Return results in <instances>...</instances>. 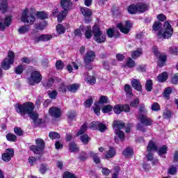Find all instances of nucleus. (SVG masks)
I'll return each mask as SVG.
<instances>
[{"label": "nucleus", "mask_w": 178, "mask_h": 178, "mask_svg": "<svg viewBox=\"0 0 178 178\" xmlns=\"http://www.w3.org/2000/svg\"><path fill=\"white\" fill-rule=\"evenodd\" d=\"M15 109L17 113L21 116L24 115H29V118L32 119L34 124H40L41 119L38 118V113H34V104L32 102H25L22 104H16L15 105Z\"/></svg>", "instance_id": "nucleus-1"}, {"label": "nucleus", "mask_w": 178, "mask_h": 178, "mask_svg": "<svg viewBox=\"0 0 178 178\" xmlns=\"http://www.w3.org/2000/svg\"><path fill=\"white\" fill-rule=\"evenodd\" d=\"M60 6L63 10L57 16L58 22L59 23H62L63 19L66 18V16H67L69 11L74 8V7H73V2H72V0H60Z\"/></svg>", "instance_id": "nucleus-2"}, {"label": "nucleus", "mask_w": 178, "mask_h": 178, "mask_svg": "<svg viewBox=\"0 0 178 178\" xmlns=\"http://www.w3.org/2000/svg\"><path fill=\"white\" fill-rule=\"evenodd\" d=\"M92 34L94 35L93 40L98 44H102V42L106 41V35L102 33L101 29L97 24L92 26Z\"/></svg>", "instance_id": "nucleus-3"}, {"label": "nucleus", "mask_w": 178, "mask_h": 178, "mask_svg": "<svg viewBox=\"0 0 178 178\" xmlns=\"http://www.w3.org/2000/svg\"><path fill=\"white\" fill-rule=\"evenodd\" d=\"M173 35V28L168 22H165L163 25V32L159 31L158 36L160 38L168 39L170 38Z\"/></svg>", "instance_id": "nucleus-4"}, {"label": "nucleus", "mask_w": 178, "mask_h": 178, "mask_svg": "<svg viewBox=\"0 0 178 178\" xmlns=\"http://www.w3.org/2000/svg\"><path fill=\"white\" fill-rule=\"evenodd\" d=\"M31 10V12L29 11V9L26 8L24 10L22 15L21 20L24 23H27L28 24L32 25L34 24V22H35V18L34 17V13Z\"/></svg>", "instance_id": "nucleus-5"}, {"label": "nucleus", "mask_w": 178, "mask_h": 178, "mask_svg": "<svg viewBox=\"0 0 178 178\" xmlns=\"http://www.w3.org/2000/svg\"><path fill=\"white\" fill-rule=\"evenodd\" d=\"M94 59H95V52L92 50L88 51L83 58L86 69L88 70H91L92 69V64H91V63L94 62Z\"/></svg>", "instance_id": "nucleus-6"}, {"label": "nucleus", "mask_w": 178, "mask_h": 178, "mask_svg": "<svg viewBox=\"0 0 178 178\" xmlns=\"http://www.w3.org/2000/svg\"><path fill=\"white\" fill-rule=\"evenodd\" d=\"M15 53L13 51H9L8 53V58H6L2 62L1 67L4 70H9L10 65L15 63Z\"/></svg>", "instance_id": "nucleus-7"}, {"label": "nucleus", "mask_w": 178, "mask_h": 178, "mask_svg": "<svg viewBox=\"0 0 178 178\" xmlns=\"http://www.w3.org/2000/svg\"><path fill=\"white\" fill-rule=\"evenodd\" d=\"M152 52L158 58V65L160 66V67H163L166 63V59H168L166 55L163 53H160L157 47H154L152 48Z\"/></svg>", "instance_id": "nucleus-8"}, {"label": "nucleus", "mask_w": 178, "mask_h": 178, "mask_svg": "<svg viewBox=\"0 0 178 178\" xmlns=\"http://www.w3.org/2000/svg\"><path fill=\"white\" fill-rule=\"evenodd\" d=\"M35 144L37 145H31L30 147L31 151H33V152L38 155L42 154L45 145L44 140L41 138H38L35 140Z\"/></svg>", "instance_id": "nucleus-9"}, {"label": "nucleus", "mask_w": 178, "mask_h": 178, "mask_svg": "<svg viewBox=\"0 0 178 178\" xmlns=\"http://www.w3.org/2000/svg\"><path fill=\"white\" fill-rule=\"evenodd\" d=\"M113 126H114L115 133L116 136L121 140V141L124 140V132L120 130L124 127V123L121 122L120 121H114Z\"/></svg>", "instance_id": "nucleus-10"}, {"label": "nucleus", "mask_w": 178, "mask_h": 178, "mask_svg": "<svg viewBox=\"0 0 178 178\" xmlns=\"http://www.w3.org/2000/svg\"><path fill=\"white\" fill-rule=\"evenodd\" d=\"M41 80H42V76L38 71H33L31 74V76L28 79V83L30 86H35V84H38L41 83Z\"/></svg>", "instance_id": "nucleus-11"}, {"label": "nucleus", "mask_w": 178, "mask_h": 178, "mask_svg": "<svg viewBox=\"0 0 178 178\" xmlns=\"http://www.w3.org/2000/svg\"><path fill=\"white\" fill-rule=\"evenodd\" d=\"M87 130V124H83L81 129L77 132L76 136H81L80 138L83 144H88L90 141V137L88 134H84Z\"/></svg>", "instance_id": "nucleus-12"}, {"label": "nucleus", "mask_w": 178, "mask_h": 178, "mask_svg": "<svg viewBox=\"0 0 178 178\" xmlns=\"http://www.w3.org/2000/svg\"><path fill=\"white\" fill-rule=\"evenodd\" d=\"M118 29L124 34H129L130 29H131V23L129 21H126L124 23L117 24Z\"/></svg>", "instance_id": "nucleus-13"}, {"label": "nucleus", "mask_w": 178, "mask_h": 178, "mask_svg": "<svg viewBox=\"0 0 178 178\" xmlns=\"http://www.w3.org/2000/svg\"><path fill=\"white\" fill-rule=\"evenodd\" d=\"M147 150L149 152L148 155L147 156V160L152 161V159H154V156L152 155V152H155V151H158V147H156V145L152 140H150L149 142V144L147 147Z\"/></svg>", "instance_id": "nucleus-14"}, {"label": "nucleus", "mask_w": 178, "mask_h": 178, "mask_svg": "<svg viewBox=\"0 0 178 178\" xmlns=\"http://www.w3.org/2000/svg\"><path fill=\"white\" fill-rule=\"evenodd\" d=\"M114 112L116 115H120L122 112H130V106L117 104L114 107Z\"/></svg>", "instance_id": "nucleus-15"}, {"label": "nucleus", "mask_w": 178, "mask_h": 178, "mask_svg": "<svg viewBox=\"0 0 178 178\" xmlns=\"http://www.w3.org/2000/svg\"><path fill=\"white\" fill-rule=\"evenodd\" d=\"M0 20V30H5L6 27H9L12 24V15H6L4 19Z\"/></svg>", "instance_id": "nucleus-16"}, {"label": "nucleus", "mask_w": 178, "mask_h": 178, "mask_svg": "<svg viewBox=\"0 0 178 178\" xmlns=\"http://www.w3.org/2000/svg\"><path fill=\"white\" fill-rule=\"evenodd\" d=\"M137 119L144 126H151L152 124V120L147 115L138 116Z\"/></svg>", "instance_id": "nucleus-17"}, {"label": "nucleus", "mask_w": 178, "mask_h": 178, "mask_svg": "<svg viewBox=\"0 0 178 178\" xmlns=\"http://www.w3.org/2000/svg\"><path fill=\"white\" fill-rule=\"evenodd\" d=\"M15 155V151L13 149H7L6 153L3 154L2 159L4 162H9L13 156Z\"/></svg>", "instance_id": "nucleus-18"}, {"label": "nucleus", "mask_w": 178, "mask_h": 178, "mask_svg": "<svg viewBox=\"0 0 178 178\" xmlns=\"http://www.w3.org/2000/svg\"><path fill=\"white\" fill-rule=\"evenodd\" d=\"M80 29L83 33H85L86 38L89 40V38H91V37H92V29L91 30V26H84V25H81Z\"/></svg>", "instance_id": "nucleus-19"}, {"label": "nucleus", "mask_w": 178, "mask_h": 178, "mask_svg": "<svg viewBox=\"0 0 178 178\" xmlns=\"http://www.w3.org/2000/svg\"><path fill=\"white\" fill-rule=\"evenodd\" d=\"M131 84L134 90H136V91H141L143 90V85H141V82H140V80L133 79L131 81Z\"/></svg>", "instance_id": "nucleus-20"}, {"label": "nucleus", "mask_w": 178, "mask_h": 178, "mask_svg": "<svg viewBox=\"0 0 178 178\" xmlns=\"http://www.w3.org/2000/svg\"><path fill=\"white\" fill-rule=\"evenodd\" d=\"M49 113L54 118H60V109L56 107H51L49 110Z\"/></svg>", "instance_id": "nucleus-21"}, {"label": "nucleus", "mask_w": 178, "mask_h": 178, "mask_svg": "<svg viewBox=\"0 0 178 178\" xmlns=\"http://www.w3.org/2000/svg\"><path fill=\"white\" fill-rule=\"evenodd\" d=\"M51 39H52V35L46 34V35H40L39 37L35 38V41L36 42H40V41H43V42L50 41Z\"/></svg>", "instance_id": "nucleus-22"}, {"label": "nucleus", "mask_w": 178, "mask_h": 178, "mask_svg": "<svg viewBox=\"0 0 178 178\" xmlns=\"http://www.w3.org/2000/svg\"><path fill=\"white\" fill-rule=\"evenodd\" d=\"M167 80H168V73L167 72L161 73L156 78V81H159V83H164V81H166Z\"/></svg>", "instance_id": "nucleus-23"}, {"label": "nucleus", "mask_w": 178, "mask_h": 178, "mask_svg": "<svg viewBox=\"0 0 178 178\" xmlns=\"http://www.w3.org/2000/svg\"><path fill=\"white\" fill-rule=\"evenodd\" d=\"M141 55H143V49H138L131 53V56L133 59H137V58H140Z\"/></svg>", "instance_id": "nucleus-24"}, {"label": "nucleus", "mask_w": 178, "mask_h": 178, "mask_svg": "<svg viewBox=\"0 0 178 178\" xmlns=\"http://www.w3.org/2000/svg\"><path fill=\"white\" fill-rule=\"evenodd\" d=\"M81 12L85 17H90L92 15V10L88 8H81Z\"/></svg>", "instance_id": "nucleus-25"}, {"label": "nucleus", "mask_w": 178, "mask_h": 178, "mask_svg": "<svg viewBox=\"0 0 178 178\" xmlns=\"http://www.w3.org/2000/svg\"><path fill=\"white\" fill-rule=\"evenodd\" d=\"M136 9L138 12H140L141 13H143V12L147 10V4L144 3H138L136 4Z\"/></svg>", "instance_id": "nucleus-26"}, {"label": "nucleus", "mask_w": 178, "mask_h": 178, "mask_svg": "<svg viewBox=\"0 0 178 178\" xmlns=\"http://www.w3.org/2000/svg\"><path fill=\"white\" fill-rule=\"evenodd\" d=\"M115 155H116V151L113 147H110V149L107 151L105 156H106V159H108L113 158Z\"/></svg>", "instance_id": "nucleus-27"}, {"label": "nucleus", "mask_w": 178, "mask_h": 178, "mask_svg": "<svg viewBox=\"0 0 178 178\" xmlns=\"http://www.w3.org/2000/svg\"><path fill=\"white\" fill-rule=\"evenodd\" d=\"M88 155L93 158V161L96 163H99L101 162V159H99V157H98V154L95 153L94 152L90 151L88 152Z\"/></svg>", "instance_id": "nucleus-28"}, {"label": "nucleus", "mask_w": 178, "mask_h": 178, "mask_svg": "<svg viewBox=\"0 0 178 178\" xmlns=\"http://www.w3.org/2000/svg\"><path fill=\"white\" fill-rule=\"evenodd\" d=\"M124 90L127 94V97H131V95H133V89L131 88V86L125 84Z\"/></svg>", "instance_id": "nucleus-29"}, {"label": "nucleus", "mask_w": 178, "mask_h": 178, "mask_svg": "<svg viewBox=\"0 0 178 178\" xmlns=\"http://www.w3.org/2000/svg\"><path fill=\"white\" fill-rule=\"evenodd\" d=\"M133 149L131 147H127L123 151V155H124L127 158H131L133 156Z\"/></svg>", "instance_id": "nucleus-30"}, {"label": "nucleus", "mask_w": 178, "mask_h": 178, "mask_svg": "<svg viewBox=\"0 0 178 178\" xmlns=\"http://www.w3.org/2000/svg\"><path fill=\"white\" fill-rule=\"evenodd\" d=\"M73 67L76 69V70H79V65L74 62H72L71 64H69L67 66V70L70 72L72 73L73 72Z\"/></svg>", "instance_id": "nucleus-31"}, {"label": "nucleus", "mask_w": 178, "mask_h": 178, "mask_svg": "<svg viewBox=\"0 0 178 178\" xmlns=\"http://www.w3.org/2000/svg\"><path fill=\"white\" fill-rule=\"evenodd\" d=\"M28 31H30V26H22L18 29V33H19V34H26Z\"/></svg>", "instance_id": "nucleus-32"}, {"label": "nucleus", "mask_w": 178, "mask_h": 178, "mask_svg": "<svg viewBox=\"0 0 178 178\" xmlns=\"http://www.w3.org/2000/svg\"><path fill=\"white\" fill-rule=\"evenodd\" d=\"M6 137V140H8V141H10L11 143H15V141L17 140V137L16 136V135L10 133L7 134Z\"/></svg>", "instance_id": "nucleus-33"}, {"label": "nucleus", "mask_w": 178, "mask_h": 178, "mask_svg": "<svg viewBox=\"0 0 178 178\" xmlns=\"http://www.w3.org/2000/svg\"><path fill=\"white\" fill-rule=\"evenodd\" d=\"M42 84L45 88H49L52 87V86L54 84V79L50 78L47 80V81L43 82Z\"/></svg>", "instance_id": "nucleus-34"}, {"label": "nucleus", "mask_w": 178, "mask_h": 178, "mask_svg": "<svg viewBox=\"0 0 178 178\" xmlns=\"http://www.w3.org/2000/svg\"><path fill=\"white\" fill-rule=\"evenodd\" d=\"M172 94V88L168 87L164 90V92L163 94L164 98L166 99H169V96Z\"/></svg>", "instance_id": "nucleus-35"}, {"label": "nucleus", "mask_w": 178, "mask_h": 178, "mask_svg": "<svg viewBox=\"0 0 178 178\" xmlns=\"http://www.w3.org/2000/svg\"><path fill=\"white\" fill-rule=\"evenodd\" d=\"M144 115H147V110L144 104H140L138 116H143Z\"/></svg>", "instance_id": "nucleus-36"}, {"label": "nucleus", "mask_w": 178, "mask_h": 178, "mask_svg": "<svg viewBox=\"0 0 178 178\" xmlns=\"http://www.w3.org/2000/svg\"><path fill=\"white\" fill-rule=\"evenodd\" d=\"M128 12L131 15H135V13H137V12H138L137 10V6H136V5L129 6L128 8Z\"/></svg>", "instance_id": "nucleus-37"}, {"label": "nucleus", "mask_w": 178, "mask_h": 178, "mask_svg": "<svg viewBox=\"0 0 178 178\" xmlns=\"http://www.w3.org/2000/svg\"><path fill=\"white\" fill-rule=\"evenodd\" d=\"M49 137L51 140H58V139L60 138V135L59 134H58V132L51 131L49 133Z\"/></svg>", "instance_id": "nucleus-38"}, {"label": "nucleus", "mask_w": 178, "mask_h": 178, "mask_svg": "<svg viewBox=\"0 0 178 178\" xmlns=\"http://www.w3.org/2000/svg\"><path fill=\"white\" fill-rule=\"evenodd\" d=\"M145 90L146 91L151 92L152 91V80H147L145 83Z\"/></svg>", "instance_id": "nucleus-39"}, {"label": "nucleus", "mask_w": 178, "mask_h": 178, "mask_svg": "<svg viewBox=\"0 0 178 178\" xmlns=\"http://www.w3.org/2000/svg\"><path fill=\"white\" fill-rule=\"evenodd\" d=\"M56 31L58 34H65V31H66V29H65V26L62 24H58L56 26Z\"/></svg>", "instance_id": "nucleus-40"}, {"label": "nucleus", "mask_w": 178, "mask_h": 178, "mask_svg": "<svg viewBox=\"0 0 178 178\" xmlns=\"http://www.w3.org/2000/svg\"><path fill=\"white\" fill-rule=\"evenodd\" d=\"M70 151L71 152H79V147H77V145L74 143H70Z\"/></svg>", "instance_id": "nucleus-41"}, {"label": "nucleus", "mask_w": 178, "mask_h": 178, "mask_svg": "<svg viewBox=\"0 0 178 178\" xmlns=\"http://www.w3.org/2000/svg\"><path fill=\"white\" fill-rule=\"evenodd\" d=\"M112 109H113V107L108 104L102 107V112L103 113H109Z\"/></svg>", "instance_id": "nucleus-42"}, {"label": "nucleus", "mask_w": 178, "mask_h": 178, "mask_svg": "<svg viewBox=\"0 0 178 178\" xmlns=\"http://www.w3.org/2000/svg\"><path fill=\"white\" fill-rule=\"evenodd\" d=\"M35 29H37V30H44L45 27H47V22H44L40 24H35Z\"/></svg>", "instance_id": "nucleus-43"}, {"label": "nucleus", "mask_w": 178, "mask_h": 178, "mask_svg": "<svg viewBox=\"0 0 178 178\" xmlns=\"http://www.w3.org/2000/svg\"><path fill=\"white\" fill-rule=\"evenodd\" d=\"M166 152H168V147L165 145L160 147L159 149V155H160V156H163L165 155V154H166Z\"/></svg>", "instance_id": "nucleus-44"}, {"label": "nucleus", "mask_w": 178, "mask_h": 178, "mask_svg": "<svg viewBox=\"0 0 178 178\" xmlns=\"http://www.w3.org/2000/svg\"><path fill=\"white\" fill-rule=\"evenodd\" d=\"M36 15L39 19H41V20L48 19V15L44 12H38Z\"/></svg>", "instance_id": "nucleus-45"}, {"label": "nucleus", "mask_w": 178, "mask_h": 178, "mask_svg": "<svg viewBox=\"0 0 178 178\" xmlns=\"http://www.w3.org/2000/svg\"><path fill=\"white\" fill-rule=\"evenodd\" d=\"M79 85L77 84H72V85H70L69 87H68V90L69 91H70L71 92H76V91H77V90H79Z\"/></svg>", "instance_id": "nucleus-46"}, {"label": "nucleus", "mask_w": 178, "mask_h": 178, "mask_svg": "<svg viewBox=\"0 0 178 178\" xmlns=\"http://www.w3.org/2000/svg\"><path fill=\"white\" fill-rule=\"evenodd\" d=\"M63 60H57L56 63V69H57V70H62V69H63Z\"/></svg>", "instance_id": "nucleus-47"}, {"label": "nucleus", "mask_w": 178, "mask_h": 178, "mask_svg": "<svg viewBox=\"0 0 178 178\" xmlns=\"http://www.w3.org/2000/svg\"><path fill=\"white\" fill-rule=\"evenodd\" d=\"M139 104H140V100H138V99H135L134 100H132L131 102L130 106L131 108H137Z\"/></svg>", "instance_id": "nucleus-48"}, {"label": "nucleus", "mask_w": 178, "mask_h": 178, "mask_svg": "<svg viewBox=\"0 0 178 178\" xmlns=\"http://www.w3.org/2000/svg\"><path fill=\"white\" fill-rule=\"evenodd\" d=\"M48 95L51 99H55L58 95V92L56 90L49 91Z\"/></svg>", "instance_id": "nucleus-49"}, {"label": "nucleus", "mask_w": 178, "mask_h": 178, "mask_svg": "<svg viewBox=\"0 0 178 178\" xmlns=\"http://www.w3.org/2000/svg\"><path fill=\"white\" fill-rule=\"evenodd\" d=\"M128 67H134L136 66V62L131 58H129L127 61Z\"/></svg>", "instance_id": "nucleus-50"}, {"label": "nucleus", "mask_w": 178, "mask_h": 178, "mask_svg": "<svg viewBox=\"0 0 178 178\" xmlns=\"http://www.w3.org/2000/svg\"><path fill=\"white\" fill-rule=\"evenodd\" d=\"M92 102H94V100L92 97H90L84 102V106L86 108H90L91 105H92Z\"/></svg>", "instance_id": "nucleus-51"}, {"label": "nucleus", "mask_w": 178, "mask_h": 178, "mask_svg": "<svg viewBox=\"0 0 178 178\" xmlns=\"http://www.w3.org/2000/svg\"><path fill=\"white\" fill-rule=\"evenodd\" d=\"M152 27H153V30L154 31H158V30H159V29H161V27H162V24L160 22H156L153 24Z\"/></svg>", "instance_id": "nucleus-52"}, {"label": "nucleus", "mask_w": 178, "mask_h": 178, "mask_svg": "<svg viewBox=\"0 0 178 178\" xmlns=\"http://www.w3.org/2000/svg\"><path fill=\"white\" fill-rule=\"evenodd\" d=\"M23 70H24V69L23 68V65H18L15 69L16 74H22V73H23Z\"/></svg>", "instance_id": "nucleus-53"}, {"label": "nucleus", "mask_w": 178, "mask_h": 178, "mask_svg": "<svg viewBox=\"0 0 178 178\" xmlns=\"http://www.w3.org/2000/svg\"><path fill=\"white\" fill-rule=\"evenodd\" d=\"M97 129L99 130V131H101L102 133H104V131H105V130H106V125L99 122L98 125H97Z\"/></svg>", "instance_id": "nucleus-54"}, {"label": "nucleus", "mask_w": 178, "mask_h": 178, "mask_svg": "<svg viewBox=\"0 0 178 178\" xmlns=\"http://www.w3.org/2000/svg\"><path fill=\"white\" fill-rule=\"evenodd\" d=\"M86 80L88 83H89V84H91L92 86L97 82V80L95 79V78L92 76H88Z\"/></svg>", "instance_id": "nucleus-55"}, {"label": "nucleus", "mask_w": 178, "mask_h": 178, "mask_svg": "<svg viewBox=\"0 0 178 178\" xmlns=\"http://www.w3.org/2000/svg\"><path fill=\"white\" fill-rule=\"evenodd\" d=\"M152 111H158L161 109V106L157 102H154L152 105Z\"/></svg>", "instance_id": "nucleus-56"}, {"label": "nucleus", "mask_w": 178, "mask_h": 178, "mask_svg": "<svg viewBox=\"0 0 178 178\" xmlns=\"http://www.w3.org/2000/svg\"><path fill=\"white\" fill-rule=\"evenodd\" d=\"M99 104H108V97L101 96L99 100Z\"/></svg>", "instance_id": "nucleus-57"}, {"label": "nucleus", "mask_w": 178, "mask_h": 178, "mask_svg": "<svg viewBox=\"0 0 178 178\" xmlns=\"http://www.w3.org/2000/svg\"><path fill=\"white\" fill-rule=\"evenodd\" d=\"M63 178H76V176H74V174H72L67 171L64 173Z\"/></svg>", "instance_id": "nucleus-58"}, {"label": "nucleus", "mask_w": 178, "mask_h": 178, "mask_svg": "<svg viewBox=\"0 0 178 178\" xmlns=\"http://www.w3.org/2000/svg\"><path fill=\"white\" fill-rule=\"evenodd\" d=\"M67 118L70 120H73L76 118V111H71L68 113Z\"/></svg>", "instance_id": "nucleus-59"}, {"label": "nucleus", "mask_w": 178, "mask_h": 178, "mask_svg": "<svg viewBox=\"0 0 178 178\" xmlns=\"http://www.w3.org/2000/svg\"><path fill=\"white\" fill-rule=\"evenodd\" d=\"M14 131L17 136H23V130L21 128L15 127Z\"/></svg>", "instance_id": "nucleus-60"}, {"label": "nucleus", "mask_w": 178, "mask_h": 178, "mask_svg": "<svg viewBox=\"0 0 178 178\" xmlns=\"http://www.w3.org/2000/svg\"><path fill=\"white\" fill-rule=\"evenodd\" d=\"M99 122H95L93 121L90 123V129H92L93 130H97L98 129V124Z\"/></svg>", "instance_id": "nucleus-61"}, {"label": "nucleus", "mask_w": 178, "mask_h": 178, "mask_svg": "<svg viewBox=\"0 0 178 178\" xmlns=\"http://www.w3.org/2000/svg\"><path fill=\"white\" fill-rule=\"evenodd\" d=\"M164 119H170L172 118V113L170 111H166L163 113Z\"/></svg>", "instance_id": "nucleus-62"}, {"label": "nucleus", "mask_w": 178, "mask_h": 178, "mask_svg": "<svg viewBox=\"0 0 178 178\" xmlns=\"http://www.w3.org/2000/svg\"><path fill=\"white\" fill-rule=\"evenodd\" d=\"M176 172H177V168H176V167H175V166H171L168 169L169 175H175V173H176Z\"/></svg>", "instance_id": "nucleus-63"}, {"label": "nucleus", "mask_w": 178, "mask_h": 178, "mask_svg": "<svg viewBox=\"0 0 178 178\" xmlns=\"http://www.w3.org/2000/svg\"><path fill=\"white\" fill-rule=\"evenodd\" d=\"M172 84H178V74H175L171 80Z\"/></svg>", "instance_id": "nucleus-64"}]
</instances>
